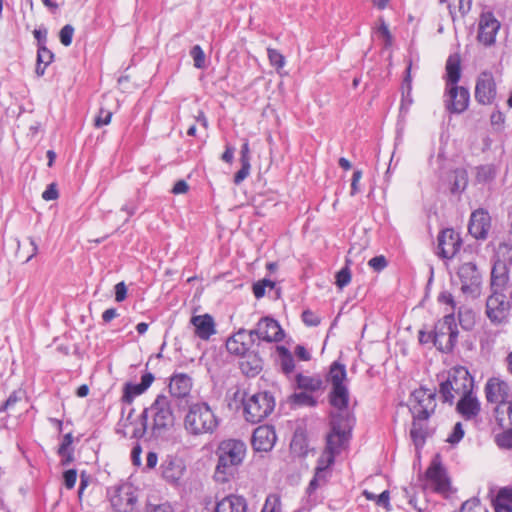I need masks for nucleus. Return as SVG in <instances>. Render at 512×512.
Returning a JSON list of instances; mask_svg holds the SVG:
<instances>
[{
  "label": "nucleus",
  "instance_id": "nucleus-25",
  "mask_svg": "<svg viewBox=\"0 0 512 512\" xmlns=\"http://www.w3.org/2000/svg\"><path fill=\"white\" fill-rule=\"evenodd\" d=\"M427 478L435 485V490L445 492L449 489V480L440 463L433 461L426 471Z\"/></svg>",
  "mask_w": 512,
  "mask_h": 512
},
{
  "label": "nucleus",
  "instance_id": "nucleus-26",
  "mask_svg": "<svg viewBox=\"0 0 512 512\" xmlns=\"http://www.w3.org/2000/svg\"><path fill=\"white\" fill-rule=\"evenodd\" d=\"M216 512H247L245 498L238 495H228L217 502Z\"/></svg>",
  "mask_w": 512,
  "mask_h": 512
},
{
  "label": "nucleus",
  "instance_id": "nucleus-24",
  "mask_svg": "<svg viewBox=\"0 0 512 512\" xmlns=\"http://www.w3.org/2000/svg\"><path fill=\"white\" fill-rule=\"evenodd\" d=\"M192 389V379L187 374L173 375L169 383V391L175 398L187 397Z\"/></svg>",
  "mask_w": 512,
  "mask_h": 512
},
{
  "label": "nucleus",
  "instance_id": "nucleus-42",
  "mask_svg": "<svg viewBox=\"0 0 512 512\" xmlns=\"http://www.w3.org/2000/svg\"><path fill=\"white\" fill-rule=\"evenodd\" d=\"M268 59L270 64L274 66L277 70L281 69L285 65V57L280 53V51L272 48L267 49Z\"/></svg>",
  "mask_w": 512,
  "mask_h": 512
},
{
  "label": "nucleus",
  "instance_id": "nucleus-12",
  "mask_svg": "<svg viewBox=\"0 0 512 512\" xmlns=\"http://www.w3.org/2000/svg\"><path fill=\"white\" fill-rule=\"evenodd\" d=\"M255 341L280 342L284 338V332L279 323L271 317L260 319L256 327L250 330Z\"/></svg>",
  "mask_w": 512,
  "mask_h": 512
},
{
  "label": "nucleus",
  "instance_id": "nucleus-32",
  "mask_svg": "<svg viewBox=\"0 0 512 512\" xmlns=\"http://www.w3.org/2000/svg\"><path fill=\"white\" fill-rule=\"evenodd\" d=\"M54 54L46 47L40 46L37 50L36 74L43 76L48 65L52 63Z\"/></svg>",
  "mask_w": 512,
  "mask_h": 512
},
{
  "label": "nucleus",
  "instance_id": "nucleus-18",
  "mask_svg": "<svg viewBox=\"0 0 512 512\" xmlns=\"http://www.w3.org/2000/svg\"><path fill=\"white\" fill-rule=\"evenodd\" d=\"M461 245L460 235L454 229H444L438 236L439 255L443 258H452L460 250Z\"/></svg>",
  "mask_w": 512,
  "mask_h": 512
},
{
  "label": "nucleus",
  "instance_id": "nucleus-47",
  "mask_svg": "<svg viewBox=\"0 0 512 512\" xmlns=\"http://www.w3.org/2000/svg\"><path fill=\"white\" fill-rule=\"evenodd\" d=\"M74 34V27L70 24H67L62 27L59 33L60 42L64 46H70L72 43V38Z\"/></svg>",
  "mask_w": 512,
  "mask_h": 512
},
{
  "label": "nucleus",
  "instance_id": "nucleus-30",
  "mask_svg": "<svg viewBox=\"0 0 512 512\" xmlns=\"http://www.w3.org/2000/svg\"><path fill=\"white\" fill-rule=\"evenodd\" d=\"M494 416L501 428H512V401L495 407Z\"/></svg>",
  "mask_w": 512,
  "mask_h": 512
},
{
  "label": "nucleus",
  "instance_id": "nucleus-1",
  "mask_svg": "<svg viewBox=\"0 0 512 512\" xmlns=\"http://www.w3.org/2000/svg\"><path fill=\"white\" fill-rule=\"evenodd\" d=\"M327 382L331 384L328 400L331 405L330 427L331 430L326 439L327 463L333 464L350 438L351 430L355 423V417L349 408V390L347 387V372L344 364L333 362L327 374Z\"/></svg>",
  "mask_w": 512,
  "mask_h": 512
},
{
  "label": "nucleus",
  "instance_id": "nucleus-40",
  "mask_svg": "<svg viewBox=\"0 0 512 512\" xmlns=\"http://www.w3.org/2000/svg\"><path fill=\"white\" fill-rule=\"evenodd\" d=\"M146 390L141 386L140 383L133 384V383H127L124 387V394L122 396V400L125 403H131L134 399V397L142 394Z\"/></svg>",
  "mask_w": 512,
  "mask_h": 512
},
{
  "label": "nucleus",
  "instance_id": "nucleus-23",
  "mask_svg": "<svg viewBox=\"0 0 512 512\" xmlns=\"http://www.w3.org/2000/svg\"><path fill=\"white\" fill-rule=\"evenodd\" d=\"M457 411L466 419L470 420L480 413V402L473 395V391L459 397Z\"/></svg>",
  "mask_w": 512,
  "mask_h": 512
},
{
  "label": "nucleus",
  "instance_id": "nucleus-46",
  "mask_svg": "<svg viewBox=\"0 0 512 512\" xmlns=\"http://www.w3.org/2000/svg\"><path fill=\"white\" fill-rule=\"evenodd\" d=\"M351 281V272L348 266L342 268L336 274V285L342 289L347 286Z\"/></svg>",
  "mask_w": 512,
  "mask_h": 512
},
{
  "label": "nucleus",
  "instance_id": "nucleus-11",
  "mask_svg": "<svg viewBox=\"0 0 512 512\" xmlns=\"http://www.w3.org/2000/svg\"><path fill=\"white\" fill-rule=\"evenodd\" d=\"M484 392L487 402L495 404L496 407L511 402L510 385L500 377L489 378L485 384Z\"/></svg>",
  "mask_w": 512,
  "mask_h": 512
},
{
  "label": "nucleus",
  "instance_id": "nucleus-28",
  "mask_svg": "<svg viewBox=\"0 0 512 512\" xmlns=\"http://www.w3.org/2000/svg\"><path fill=\"white\" fill-rule=\"evenodd\" d=\"M492 504L494 512H512V487L501 488Z\"/></svg>",
  "mask_w": 512,
  "mask_h": 512
},
{
  "label": "nucleus",
  "instance_id": "nucleus-34",
  "mask_svg": "<svg viewBox=\"0 0 512 512\" xmlns=\"http://www.w3.org/2000/svg\"><path fill=\"white\" fill-rule=\"evenodd\" d=\"M331 464L326 462L325 465L317 466L315 469V475L313 479L310 481L309 486L307 488V492L311 495L318 487L325 484L328 476V467Z\"/></svg>",
  "mask_w": 512,
  "mask_h": 512
},
{
  "label": "nucleus",
  "instance_id": "nucleus-5",
  "mask_svg": "<svg viewBox=\"0 0 512 512\" xmlns=\"http://www.w3.org/2000/svg\"><path fill=\"white\" fill-rule=\"evenodd\" d=\"M246 444L238 439H225L217 447L216 455L218 463L215 477L218 480L226 481L227 476L232 475L240 466L246 456Z\"/></svg>",
  "mask_w": 512,
  "mask_h": 512
},
{
  "label": "nucleus",
  "instance_id": "nucleus-39",
  "mask_svg": "<svg viewBox=\"0 0 512 512\" xmlns=\"http://www.w3.org/2000/svg\"><path fill=\"white\" fill-rule=\"evenodd\" d=\"M290 400L294 405L298 406L314 407L317 404V400L306 391L292 394Z\"/></svg>",
  "mask_w": 512,
  "mask_h": 512
},
{
  "label": "nucleus",
  "instance_id": "nucleus-37",
  "mask_svg": "<svg viewBox=\"0 0 512 512\" xmlns=\"http://www.w3.org/2000/svg\"><path fill=\"white\" fill-rule=\"evenodd\" d=\"M468 183L467 172L464 169H456L453 172V181L451 191L453 193L463 191Z\"/></svg>",
  "mask_w": 512,
  "mask_h": 512
},
{
  "label": "nucleus",
  "instance_id": "nucleus-15",
  "mask_svg": "<svg viewBox=\"0 0 512 512\" xmlns=\"http://www.w3.org/2000/svg\"><path fill=\"white\" fill-rule=\"evenodd\" d=\"M469 90L462 86L446 88L445 107L450 113H463L469 106Z\"/></svg>",
  "mask_w": 512,
  "mask_h": 512
},
{
  "label": "nucleus",
  "instance_id": "nucleus-6",
  "mask_svg": "<svg viewBox=\"0 0 512 512\" xmlns=\"http://www.w3.org/2000/svg\"><path fill=\"white\" fill-rule=\"evenodd\" d=\"M474 381L464 367L453 368L448 377L440 384L439 394L444 402L453 404L456 397L472 392Z\"/></svg>",
  "mask_w": 512,
  "mask_h": 512
},
{
  "label": "nucleus",
  "instance_id": "nucleus-9",
  "mask_svg": "<svg viewBox=\"0 0 512 512\" xmlns=\"http://www.w3.org/2000/svg\"><path fill=\"white\" fill-rule=\"evenodd\" d=\"M463 294L475 299L481 293L482 275L476 264L472 262L463 263L457 271Z\"/></svg>",
  "mask_w": 512,
  "mask_h": 512
},
{
  "label": "nucleus",
  "instance_id": "nucleus-21",
  "mask_svg": "<svg viewBox=\"0 0 512 512\" xmlns=\"http://www.w3.org/2000/svg\"><path fill=\"white\" fill-rule=\"evenodd\" d=\"M160 468L162 477L173 485L179 482L186 469L182 459L173 456H167Z\"/></svg>",
  "mask_w": 512,
  "mask_h": 512
},
{
  "label": "nucleus",
  "instance_id": "nucleus-16",
  "mask_svg": "<svg viewBox=\"0 0 512 512\" xmlns=\"http://www.w3.org/2000/svg\"><path fill=\"white\" fill-rule=\"evenodd\" d=\"M500 29V22L495 18L493 13H482L478 25V40L486 46H490L495 42L496 34Z\"/></svg>",
  "mask_w": 512,
  "mask_h": 512
},
{
  "label": "nucleus",
  "instance_id": "nucleus-63",
  "mask_svg": "<svg viewBox=\"0 0 512 512\" xmlns=\"http://www.w3.org/2000/svg\"><path fill=\"white\" fill-rule=\"evenodd\" d=\"M33 35H34L35 39L37 40L38 48L40 46H46V36H47L46 30L35 29L33 31Z\"/></svg>",
  "mask_w": 512,
  "mask_h": 512
},
{
  "label": "nucleus",
  "instance_id": "nucleus-50",
  "mask_svg": "<svg viewBox=\"0 0 512 512\" xmlns=\"http://www.w3.org/2000/svg\"><path fill=\"white\" fill-rule=\"evenodd\" d=\"M368 265L375 271L380 272L387 267L388 262L383 255H379L371 258Z\"/></svg>",
  "mask_w": 512,
  "mask_h": 512
},
{
  "label": "nucleus",
  "instance_id": "nucleus-57",
  "mask_svg": "<svg viewBox=\"0 0 512 512\" xmlns=\"http://www.w3.org/2000/svg\"><path fill=\"white\" fill-rule=\"evenodd\" d=\"M127 295V287L124 282H119L115 285V299L117 302H122Z\"/></svg>",
  "mask_w": 512,
  "mask_h": 512
},
{
  "label": "nucleus",
  "instance_id": "nucleus-27",
  "mask_svg": "<svg viewBox=\"0 0 512 512\" xmlns=\"http://www.w3.org/2000/svg\"><path fill=\"white\" fill-rule=\"evenodd\" d=\"M263 361L257 353L248 352L239 362L241 371L248 377H254L262 370Z\"/></svg>",
  "mask_w": 512,
  "mask_h": 512
},
{
  "label": "nucleus",
  "instance_id": "nucleus-7",
  "mask_svg": "<svg viewBox=\"0 0 512 512\" xmlns=\"http://www.w3.org/2000/svg\"><path fill=\"white\" fill-rule=\"evenodd\" d=\"M243 405L245 419L255 424L271 414L275 407V400L268 392H259L246 398Z\"/></svg>",
  "mask_w": 512,
  "mask_h": 512
},
{
  "label": "nucleus",
  "instance_id": "nucleus-52",
  "mask_svg": "<svg viewBox=\"0 0 512 512\" xmlns=\"http://www.w3.org/2000/svg\"><path fill=\"white\" fill-rule=\"evenodd\" d=\"M64 478V485L67 489L74 488L77 480V470L76 469H69L66 470L63 474Z\"/></svg>",
  "mask_w": 512,
  "mask_h": 512
},
{
  "label": "nucleus",
  "instance_id": "nucleus-2",
  "mask_svg": "<svg viewBox=\"0 0 512 512\" xmlns=\"http://www.w3.org/2000/svg\"><path fill=\"white\" fill-rule=\"evenodd\" d=\"M511 308L512 285L509 284V269L506 262L498 259L491 271L490 295L486 299L485 315L493 325H504L508 322Z\"/></svg>",
  "mask_w": 512,
  "mask_h": 512
},
{
  "label": "nucleus",
  "instance_id": "nucleus-51",
  "mask_svg": "<svg viewBox=\"0 0 512 512\" xmlns=\"http://www.w3.org/2000/svg\"><path fill=\"white\" fill-rule=\"evenodd\" d=\"M464 436V430L460 422L454 425L452 433L447 438V442L451 444L458 443Z\"/></svg>",
  "mask_w": 512,
  "mask_h": 512
},
{
  "label": "nucleus",
  "instance_id": "nucleus-48",
  "mask_svg": "<svg viewBox=\"0 0 512 512\" xmlns=\"http://www.w3.org/2000/svg\"><path fill=\"white\" fill-rule=\"evenodd\" d=\"M20 392L13 391L7 400L0 406V413L10 411L14 408L17 402L21 400Z\"/></svg>",
  "mask_w": 512,
  "mask_h": 512
},
{
  "label": "nucleus",
  "instance_id": "nucleus-8",
  "mask_svg": "<svg viewBox=\"0 0 512 512\" xmlns=\"http://www.w3.org/2000/svg\"><path fill=\"white\" fill-rule=\"evenodd\" d=\"M458 334L454 313H449L435 325L433 343L441 352L449 353L457 343Z\"/></svg>",
  "mask_w": 512,
  "mask_h": 512
},
{
  "label": "nucleus",
  "instance_id": "nucleus-61",
  "mask_svg": "<svg viewBox=\"0 0 512 512\" xmlns=\"http://www.w3.org/2000/svg\"><path fill=\"white\" fill-rule=\"evenodd\" d=\"M378 33L385 39V46H390L392 43V36L385 23H382L378 28Z\"/></svg>",
  "mask_w": 512,
  "mask_h": 512
},
{
  "label": "nucleus",
  "instance_id": "nucleus-38",
  "mask_svg": "<svg viewBox=\"0 0 512 512\" xmlns=\"http://www.w3.org/2000/svg\"><path fill=\"white\" fill-rule=\"evenodd\" d=\"M496 176V170L493 165H481L476 168V180L478 183L491 182Z\"/></svg>",
  "mask_w": 512,
  "mask_h": 512
},
{
  "label": "nucleus",
  "instance_id": "nucleus-33",
  "mask_svg": "<svg viewBox=\"0 0 512 512\" xmlns=\"http://www.w3.org/2000/svg\"><path fill=\"white\" fill-rule=\"evenodd\" d=\"M424 420H416L413 418L410 436L416 447H421L425 443L427 436V426L423 423Z\"/></svg>",
  "mask_w": 512,
  "mask_h": 512
},
{
  "label": "nucleus",
  "instance_id": "nucleus-54",
  "mask_svg": "<svg viewBox=\"0 0 512 512\" xmlns=\"http://www.w3.org/2000/svg\"><path fill=\"white\" fill-rule=\"evenodd\" d=\"M302 320L309 326H317L320 323V319L310 310L303 311Z\"/></svg>",
  "mask_w": 512,
  "mask_h": 512
},
{
  "label": "nucleus",
  "instance_id": "nucleus-62",
  "mask_svg": "<svg viewBox=\"0 0 512 512\" xmlns=\"http://www.w3.org/2000/svg\"><path fill=\"white\" fill-rule=\"evenodd\" d=\"M438 300L441 302V303H445V304H448L451 306L452 310H454L456 308V304H455V301H454V297L451 293L449 292H442L439 297H438Z\"/></svg>",
  "mask_w": 512,
  "mask_h": 512
},
{
  "label": "nucleus",
  "instance_id": "nucleus-64",
  "mask_svg": "<svg viewBox=\"0 0 512 512\" xmlns=\"http://www.w3.org/2000/svg\"><path fill=\"white\" fill-rule=\"evenodd\" d=\"M141 453L142 448L139 444L135 445L131 451L132 463L136 466H139L141 464Z\"/></svg>",
  "mask_w": 512,
  "mask_h": 512
},
{
  "label": "nucleus",
  "instance_id": "nucleus-44",
  "mask_svg": "<svg viewBox=\"0 0 512 512\" xmlns=\"http://www.w3.org/2000/svg\"><path fill=\"white\" fill-rule=\"evenodd\" d=\"M190 54L194 61V66L196 68H204L205 67V54L202 48L199 45H195L192 47Z\"/></svg>",
  "mask_w": 512,
  "mask_h": 512
},
{
  "label": "nucleus",
  "instance_id": "nucleus-14",
  "mask_svg": "<svg viewBox=\"0 0 512 512\" xmlns=\"http://www.w3.org/2000/svg\"><path fill=\"white\" fill-rule=\"evenodd\" d=\"M496 83L492 73L482 72L476 81L475 99L479 104L490 105L496 98Z\"/></svg>",
  "mask_w": 512,
  "mask_h": 512
},
{
  "label": "nucleus",
  "instance_id": "nucleus-60",
  "mask_svg": "<svg viewBox=\"0 0 512 512\" xmlns=\"http://www.w3.org/2000/svg\"><path fill=\"white\" fill-rule=\"evenodd\" d=\"M304 439L301 437H294L291 442V449L299 454L303 455L305 454L304 446H303Z\"/></svg>",
  "mask_w": 512,
  "mask_h": 512
},
{
  "label": "nucleus",
  "instance_id": "nucleus-22",
  "mask_svg": "<svg viewBox=\"0 0 512 512\" xmlns=\"http://www.w3.org/2000/svg\"><path fill=\"white\" fill-rule=\"evenodd\" d=\"M190 323L194 326L195 335L201 340H209L216 333L214 319L209 314L193 316Z\"/></svg>",
  "mask_w": 512,
  "mask_h": 512
},
{
  "label": "nucleus",
  "instance_id": "nucleus-31",
  "mask_svg": "<svg viewBox=\"0 0 512 512\" xmlns=\"http://www.w3.org/2000/svg\"><path fill=\"white\" fill-rule=\"evenodd\" d=\"M297 387L305 391H318L323 387V381L320 377H310L302 374H297L295 377Z\"/></svg>",
  "mask_w": 512,
  "mask_h": 512
},
{
  "label": "nucleus",
  "instance_id": "nucleus-4",
  "mask_svg": "<svg viewBox=\"0 0 512 512\" xmlns=\"http://www.w3.org/2000/svg\"><path fill=\"white\" fill-rule=\"evenodd\" d=\"M152 419V431L154 434H160L174 425V414L171 408L170 400L165 395H158L150 407L144 409L140 420L141 427L136 428L133 437L141 438L146 432L148 419Z\"/></svg>",
  "mask_w": 512,
  "mask_h": 512
},
{
  "label": "nucleus",
  "instance_id": "nucleus-29",
  "mask_svg": "<svg viewBox=\"0 0 512 512\" xmlns=\"http://www.w3.org/2000/svg\"><path fill=\"white\" fill-rule=\"evenodd\" d=\"M446 86H457L461 77L460 59L457 55L449 56L446 62Z\"/></svg>",
  "mask_w": 512,
  "mask_h": 512
},
{
  "label": "nucleus",
  "instance_id": "nucleus-13",
  "mask_svg": "<svg viewBox=\"0 0 512 512\" xmlns=\"http://www.w3.org/2000/svg\"><path fill=\"white\" fill-rule=\"evenodd\" d=\"M109 499L116 512H131L137 501L128 484L114 486L108 490Z\"/></svg>",
  "mask_w": 512,
  "mask_h": 512
},
{
  "label": "nucleus",
  "instance_id": "nucleus-59",
  "mask_svg": "<svg viewBox=\"0 0 512 512\" xmlns=\"http://www.w3.org/2000/svg\"><path fill=\"white\" fill-rule=\"evenodd\" d=\"M240 163L241 164H250V148H249V143L247 140L241 146Z\"/></svg>",
  "mask_w": 512,
  "mask_h": 512
},
{
  "label": "nucleus",
  "instance_id": "nucleus-56",
  "mask_svg": "<svg viewBox=\"0 0 512 512\" xmlns=\"http://www.w3.org/2000/svg\"><path fill=\"white\" fill-rule=\"evenodd\" d=\"M73 443V436L71 433H67L64 435L62 442L58 448V453H65L67 450L73 449L72 448Z\"/></svg>",
  "mask_w": 512,
  "mask_h": 512
},
{
  "label": "nucleus",
  "instance_id": "nucleus-36",
  "mask_svg": "<svg viewBox=\"0 0 512 512\" xmlns=\"http://www.w3.org/2000/svg\"><path fill=\"white\" fill-rule=\"evenodd\" d=\"M280 355V366L284 374L289 375L294 371L295 362L291 352L284 346H278Z\"/></svg>",
  "mask_w": 512,
  "mask_h": 512
},
{
  "label": "nucleus",
  "instance_id": "nucleus-19",
  "mask_svg": "<svg viewBox=\"0 0 512 512\" xmlns=\"http://www.w3.org/2000/svg\"><path fill=\"white\" fill-rule=\"evenodd\" d=\"M255 343V338L252 337L251 332L245 329H239L226 341V348L229 353L243 356L250 352L252 345Z\"/></svg>",
  "mask_w": 512,
  "mask_h": 512
},
{
  "label": "nucleus",
  "instance_id": "nucleus-17",
  "mask_svg": "<svg viewBox=\"0 0 512 512\" xmlns=\"http://www.w3.org/2000/svg\"><path fill=\"white\" fill-rule=\"evenodd\" d=\"M491 228V217L489 213L479 208L472 212L468 225V231L471 236L478 240L487 238Z\"/></svg>",
  "mask_w": 512,
  "mask_h": 512
},
{
  "label": "nucleus",
  "instance_id": "nucleus-55",
  "mask_svg": "<svg viewBox=\"0 0 512 512\" xmlns=\"http://www.w3.org/2000/svg\"><path fill=\"white\" fill-rule=\"evenodd\" d=\"M42 198L46 201L55 200L58 198V190L54 183L48 185L42 194Z\"/></svg>",
  "mask_w": 512,
  "mask_h": 512
},
{
  "label": "nucleus",
  "instance_id": "nucleus-53",
  "mask_svg": "<svg viewBox=\"0 0 512 512\" xmlns=\"http://www.w3.org/2000/svg\"><path fill=\"white\" fill-rule=\"evenodd\" d=\"M250 169V164H241L240 170L234 176V183L239 185L242 181H244L248 177Z\"/></svg>",
  "mask_w": 512,
  "mask_h": 512
},
{
  "label": "nucleus",
  "instance_id": "nucleus-43",
  "mask_svg": "<svg viewBox=\"0 0 512 512\" xmlns=\"http://www.w3.org/2000/svg\"><path fill=\"white\" fill-rule=\"evenodd\" d=\"M262 512H281L280 498L275 494L269 495L266 498Z\"/></svg>",
  "mask_w": 512,
  "mask_h": 512
},
{
  "label": "nucleus",
  "instance_id": "nucleus-3",
  "mask_svg": "<svg viewBox=\"0 0 512 512\" xmlns=\"http://www.w3.org/2000/svg\"><path fill=\"white\" fill-rule=\"evenodd\" d=\"M220 425L215 410L205 401L189 403L183 418V428L190 437L214 434Z\"/></svg>",
  "mask_w": 512,
  "mask_h": 512
},
{
  "label": "nucleus",
  "instance_id": "nucleus-41",
  "mask_svg": "<svg viewBox=\"0 0 512 512\" xmlns=\"http://www.w3.org/2000/svg\"><path fill=\"white\" fill-rule=\"evenodd\" d=\"M504 431L495 438L497 445L502 449L512 450V428H503Z\"/></svg>",
  "mask_w": 512,
  "mask_h": 512
},
{
  "label": "nucleus",
  "instance_id": "nucleus-10",
  "mask_svg": "<svg viewBox=\"0 0 512 512\" xmlns=\"http://www.w3.org/2000/svg\"><path fill=\"white\" fill-rule=\"evenodd\" d=\"M411 412L416 420H427L436 406L435 394L429 389H416L411 394Z\"/></svg>",
  "mask_w": 512,
  "mask_h": 512
},
{
  "label": "nucleus",
  "instance_id": "nucleus-45",
  "mask_svg": "<svg viewBox=\"0 0 512 512\" xmlns=\"http://www.w3.org/2000/svg\"><path fill=\"white\" fill-rule=\"evenodd\" d=\"M145 512H175L173 505L168 502H162L159 504L147 503L145 506Z\"/></svg>",
  "mask_w": 512,
  "mask_h": 512
},
{
  "label": "nucleus",
  "instance_id": "nucleus-49",
  "mask_svg": "<svg viewBox=\"0 0 512 512\" xmlns=\"http://www.w3.org/2000/svg\"><path fill=\"white\" fill-rule=\"evenodd\" d=\"M112 118V112L110 110L100 109L99 114L94 119V125L100 128L104 125H108Z\"/></svg>",
  "mask_w": 512,
  "mask_h": 512
},
{
  "label": "nucleus",
  "instance_id": "nucleus-58",
  "mask_svg": "<svg viewBox=\"0 0 512 512\" xmlns=\"http://www.w3.org/2000/svg\"><path fill=\"white\" fill-rule=\"evenodd\" d=\"M389 500V491L385 490L380 495L377 496L376 504L378 506L384 507L387 511H389L391 509Z\"/></svg>",
  "mask_w": 512,
  "mask_h": 512
},
{
  "label": "nucleus",
  "instance_id": "nucleus-35",
  "mask_svg": "<svg viewBox=\"0 0 512 512\" xmlns=\"http://www.w3.org/2000/svg\"><path fill=\"white\" fill-rule=\"evenodd\" d=\"M475 312L466 306H461L458 308V320L461 327L470 331L475 325Z\"/></svg>",
  "mask_w": 512,
  "mask_h": 512
},
{
  "label": "nucleus",
  "instance_id": "nucleus-20",
  "mask_svg": "<svg viewBox=\"0 0 512 512\" xmlns=\"http://www.w3.org/2000/svg\"><path fill=\"white\" fill-rule=\"evenodd\" d=\"M276 442V433L272 426L257 427L252 435V445L256 451H270Z\"/></svg>",
  "mask_w": 512,
  "mask_h": 512
}]
</instances>
